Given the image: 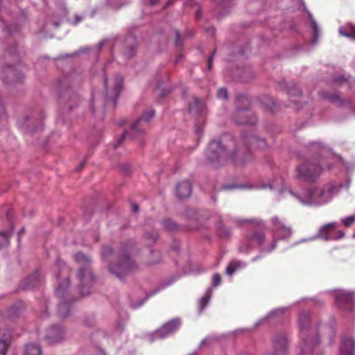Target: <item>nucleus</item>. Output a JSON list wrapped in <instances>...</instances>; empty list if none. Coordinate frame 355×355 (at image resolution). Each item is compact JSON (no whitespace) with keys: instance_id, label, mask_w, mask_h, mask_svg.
<instances>
[{"instance_id":"nucleus-23","label":"nucleus","mask_w":355,"mask_h":355,"mask_svg":"<svg viewBox=\"0 0 355 355\" xmlns=\"http://www.w3.org/2000/svg\"><path fill=\"white\" fill-rule=\"evenodd\" d=\"M334 189L335 187L332 184H327L323 187L320 188L322 204L328 202L331 198Z\"/></svg>"},{"instance_id":"nucleus-45","label":"nucleus","mask_w":355,"mask_h":355,"mask_svg":"<svg viewBox=\"0 0 355 355\" xmlns=\"http://www.w3.org/2000/svg\"><path fill=\"white\" fill-rule=\"evenodd\" d=\"M311 27H312L313 31V32L315 33V39H317L318 37V34H319V27H318V24H317L315 21L312 20V21H311Z\"/></svg>"},{"instance_id":"nucleus-17","label":"nucleus","mask_w":355,"mask_h":355,"mask_svg":"<svg viewBox=\"0 0 355 355\" xmlns=\"http://www.w3.org/2000/svg\"><path fill=\"white\" fill-rule=\"evenodd\" d=\"M353 300L352 294L347 292L338 291L335 295V300L338 306L343 309H351Z\"/></svg>"},{"instance_id":"nucleus-41","label":"nucleus","mask_w":355,"mask_h":355,"mask_svg":"<svg viewBox=\"0 0 355 355\" xmlns=\"http://www.w3.org/2000/svg\"><path fill=\"white\" fill-rule=\"evenodd\" d=\"M343 223L346 227L351 226L355 222V216H349L342 220Z\"/></svg>"},{"instance_id":"nucleus-4","label":"nucleus","mask_w":355,"mask_h":355,"mask_svg":"<svg viewBox=\"0 0 355 355\" xmlns=\"http://www.w3.org/2000/svg\"><path fill=\"white\" fill-rule=\"evenodd\" d=\"M74 259L80 265L77 272V277L80 282V293L82 296L88 295L90 293V287L96 280L90 267L92 259L80 252L74 254Z\"/></svg>"},{"instance_id":"nucleus-29","label":"nucleus","mask_w":355,"mask_h":355,"mask_svg":"<svg viewBox=\"0 0 355 355\" xmlns=\"http://www.w3.org/2000/svg\"><path fill=\"white\" fill-rule=\"evenodd\" d=\"M211 295V289L209 288L206 291L205 294L199 301V313H201L204 309L207 306Z\"/></svg>"},{"instance_id":"nucleus-63","label":"nucleus","mask_w":355,"mask_h":355,"mask_svg":"<svg viewBox=\"0 0 355 355\" xmlns=\"http://www.w3.org/2000/svg\"><path fill=\"white\" fill-rule=\"evenodd\" d=\"M327 167L329 170H331L332 168V166L331 164L328 165Z\"/></svg>"},{"instance_id":"nucleus-2","label":"nucleus","mask_w":355,"mask_h":355,"mask_svg":"<svg viewBox=\"0 0 355 355\" xmlns=\"http://www.w3.org/2000/svg\"><path fill=\"white\" fill-rule=\"evenodd\" d=\"M300 341L297 347L299 355H313L319 344L315 331L313 329L310 314L307 311L300 313L297 320Z\"/></svg>"},{"instance_id":"nucleus-35","label":"nucleus","mask_w":355,"mask_h":355,"mask_svg":"<svg viewBox=\"0 0 355 355\" xmlns=\"http://www.w3.org/2000/svg\"><path fill=\"white\" fill-rule=\"evenodd\" d=\"M339 33L343 36L355 40V28L354 27H351L349 31H347L344 28H340L339 29Z\"/></svg>"},{"instance_id":"nucleus-50","label":"nucleus","mask_w":355,"mask_h":355,"mask_svg":"<svg viewBox=\"0 0 355 355\" xmlns=\"http://www.w3.org/2000/svg\"><path fill=\"white\" fill-rule=\"evenodd\" d=\"M205 31L210 35H214L215 33V29L213 27L206 28Z\"/></svg>"},{"instance_id":"nucleus-24","label":"nucleus","mask_w":355,"mask_h":355,"mask_svg":"<svg viewBox=\"0 0 355 355\" xmlns=\"http://www.w3.org/2000/svg\"><path fill=\"white\" fill-rule=\"evenodd\" d=\"M203 108V103L198 98L194 97L193 101L189 105V111L193 114H200Z\"/></svg>"},{"instance_id":"nucleus-61","label":"nucleus","mask_w":355,"mask_h":355,"mask_svg":"<svg viewBox=\"0 0 355 355\" xmlns=\"http://www.w3.org/2000/svg\"><path fill=\"white\" fill-rule=\"evenodd\" d=\"M261 258V256H257L255 257H254L252 259V261H255L256 260H257L258 259Z\"/></svg>"},{"instance_id":"nucleus-10","label":"nucleus","mask_w":355,"mask_h":355,"mask_svg":"<svg viewBox=\"0 0 355 355\" xmlns=\"http://www.w3.org/2000/svg\"><path fill=\"white\" fill-rule=\"evenodd\" d=\"M234 121L241 125H254L257 118L248 108H238L234 116Z\"/></svg>"},{"instance_id":"nucleus-20","label":"nucleus","mask_w":355,"mask_h":355,"mask_svg":"<svg viewBox=\"0 0 355 355\" xmlns=\"http://www.w3.org/2000/svg\"><path fill=\"white\" fill-rule=\"evenodd\" d=\"M355 341L352 338H344L341 341L340 355H354Z\"/></svg>"},{"instance_id":"nucleus-39","label":"nucleus","mask_w":355,"mask_h":355,"mask_svg":"<svg viewBox=\"0 0 355 355\" xmlns=\"http://www.w3.org/2000/svg\"><path fill=\"white\" fill-rule=\"evenodd\" d=\"M348 78L343 75H336L333 77V80L338 85H341L343 83L347 81Z\"/></svg>"},{"instance_id":"nucleus-48","label":"nucleus","mask_w":355,"mask_h":355,"mask_svg":"<svg viewBox=\"0 0 355 355\" xmlns=\"http://www.w3.org/2000/svg\"><path fill=\"white\" fill-rule=\"evenodd\" d=\"M126 135V132H124L123 133V135H121V137H120V139H119V141H117V143L114 145V148H117L121 143L122 141H123Z\"/></svg>"},{"instance_id":"nucleus-57","label":"nucleus","mask_w":355,"mask_h":355,"mask_svg":"<svg viewBox=\"0 0 355 355\" xmlns=\"http://www.w3.org/2000/svg\"><path fill=\"white\" fill-rule=\"evenodd\" d=\"M84 167V163L82 162L76 168V171H80V170H82Z\"/></svg>"},{"instance_id":"nucleus-6","label":"nucleus","mask_w":355,"mask_h":355,"mask_svg":"<svg viewBox=\"0 0 355 355\" xmlns=\"http://www.w3.org/2000/svg\"><path fill=\"white\" fill-rule=\"evenodd\" d=\"M123 79L120 75H116L111 78H105V93L103 96V103L101 110L103 111L105 104L108 102L115 105L123 87Z\"/></svg>"},{"instance_id":"nucleus-46","label":"nucleus","mask_w":355,"mask_h":355,"mask_svg":"<svg viewBox=\"0 0 355 355\" xmlns=\"http://www.w3.org/2000/svg\"><path fill=\"white\" fill-rule=\"evenodd\" d=\"M96 101L98 103V96H96V95L94 94V93H93V94H92V106L91 109H92V112H93L94 113H95L96 112H97V111L96 110L95 107H94V105H95V103H96Z\"/></svg>"},{"instance_id":"nucleus-18","label":"nucleus","mask_w":355,"mask_h":355,"mask_svg":"<svg viewBox=\"0 0 355 355\" xmlns=\"http://www.w3.org/2000/svg\"><path fill=\"white\" fill-rule=\"evenodd\" d=\"M137 42L135 37L128 35L125 37L123 48V55L127 58H132L137 52Z\"/></svg>"},{"instance_id":"nucleus-53","label":"nucleus","mask_w":355,"mask_h":355,"mask_svg":"<svg viewBox=\"0 0 355 355\" xmlns=\"http://www.w3.org/2000/svg\"><path fill=\"white\" fill-rule=\"evenodd\" d=\"M83 17L80 16H76L74 21L73 22V24L76 25L78 24L80 21L83 20Z\"/></svg>"},{"instance_id":"nucleus-44","label":"nucleus","mask_w":355,"mask_h":355,"mask_svg":"<svg viewBox=\"0 0 355 355\" xmlns=\"http://www.w3.org/2000/svg\"><path fill=\"white\" fill-rule=\"evenodd\" d=\"M174 35H175V44L177 46H181L182 45V43L181 42L180 39V33L178 31L175 30L174 31Z\"/></svg>"},{"instance_id":"nucleus-32","label":"nucleus","mask_w":355,"mask_h":355,"mask_svg":"<svg viewBox=\"0 0 355 355\" xmlns=\"http://www.w3.org/2000/svg\"><path fill=\"white\" fill-rule=\"evenodd\" d=\"M261 102L270 110H272L273 107H276L277 105L275 101L269 96H263L261 98Z\"/></svg>"},{"instance_id":"nucleus-15","label":"nucleus","mask_w":355,"mask_h":355,"mask_svg":"<svg viewBox=\"0 0 355 355\" xmlns=\"http://www.w3.org/2000/svg\"><path fill=\"white\" fill-rule=\"evenodd\" d=\"M320 188H313L309 191L306 197L302 198L295 194L293 191H291V193L295 196L300 202L304 205H311V204H322V200L320 199Z\"/></svg>"},{"instance_id":"nucleus-60","label":"nucleus","mask_w":355,"mask_h":355,"mask_svg":"<svg viewBox=\"0 0 355 355\" xmlns=\"http://www.w3.org/2000/svg\"><path fill=\"white\" fill-rule=\"evenodd\" d=\"M24 229H21L19 232V236L23 234L24 233Z\"/></svg>"},{"instance_id":"nucleus-5","label":"nucleus","mask_w":355,"mask_h":355,"mask_svg":"<svg viewBox=\"0 0 355 355\" xmlns=\"http://www.w3.org/2000/svg\"><path fill=\"white\" fill-rule=\"evenodd\" d=\"M130 247H123L118 254L117 261L108 265V270L119 279H124L129 274L138 269V265L127 251Z\"/></svg>"},{"instance_id":"nucleus-3","label":"nucleus","mask_w":355,"mask_h":355,"mask_svg":"<svg viewBox=\"0 0 355 355\" xmlns=\"http://www.w3.org/2000/svg\"><path fill=\"white\" fill-rule=\"evenodd\" d=\"M69 272V268H67L64 263L60 266L59 273L57 275V278H60V276H63V282H60L58 287L55 289V295L59 298L60 303L58 308V314L60 318H67L71 311V304L75 301L72 298L68 292V288L70 285L68 275Z\"/></svg>"},{"instance_id":"nucleus-26","label":"nucleus","mask_w":355,"mask_h":355,"mask_svg":"<svg viewBox=\"0 0 355 355\" xmlns=\"http://www.w3.org/2000/svg\"><path fill=\"white\" fill-rule=\"evenodd\" d=\"M42 278L39 272H36L34 274L31 275L27 279L28 288H34L39 285V284L41 282Z\"/></svg>"},{"instance_id":"nucleus-9","label":"nucleus","mask_w":355,"mask_h":355,"mask_svg":"<svg viewBox=\"0 0 355 355\" xmlns=\"http://www.w3.org/2000/svg\"><path fill=\"white\" fill-rule=\"evenodd\" d=\"M273 349L265 355H286L288 352V338L284 334H276L272 338Z\"/></svg>"},{"instance_id":"nucleus-62","label":"nucleus","mask_w":355,"mask_h":355,"mask_svg":"<svg viewBox=\"0 0 355 355\" xmlns=\"http://www.w3.org/2000/svg\"><path fill=\"white\" fill-rule=\"evenodd\" d=\"M123 170L128 173L129 171V168L126 166Z\"/></svg>"},{"instance_id":"nucleus-56","label":"nucleus","mask_w":355,"mask_h":355,"mask_svg":"<svg viewBox=\"0 0 355 355\" xmlns=\"http://www.w3.org/2000/svg\"><path fill=\"white\" fill-rule=\"evenodd\" d=\"M139 209V207L137 204L132 205V210L133 212H137Z\"/></svg>"},{"instance_id":"nucleus-43","label":"nucleus","mask_w":355,"mask_h":355,"mask_svg":"<svg viewBox=\"0 0 355 355\" xmlns=\"http://www.w3.org/2000/svg\"><path fill=\"white\" fill-rule=\"evenodd\" d=\"M217 96L218 98L221 99H227V92L225 88H220L218 89L217 92Z\"/></svg>"},{"instance_id":"nucleus-51","label":"nucleus","mask_w":355,"mask_h":355,"mask_svg":"<svg viewBox=\"0 0 355 355\" xmlns=\"http://www.w3.org/2000/svg\"><path fill=\"white\" fill-rule=\"evenodd\" d=\"M289 93L292 95H300L301 92L298 88L295 89L293 91L290 90Z\"/></svg>"},{"instance_id":"nucleus-36","label":"nucleus","mask_w":355,"mask_h":355,"mask_svg":"<svg viewBox=\"0 0 355 355\" xmlns=\"http://www.w3.org/2000/svg\"><path fill=\"white\" fill-rule=\"evenodd\" d=\"M144 236L150 242H155L158 239V234L155 231L146 232Z\"/></svg>"},{"instance_id":"nucleus-54","label":"nucleus","mask_w":355,"mask_h":355,"mask_svg":"<svg viewBox=\"0 0 355 355\" xmlns=\"http://www.w3.org/2000/svg\"><path fill=\"white\" fill-rule=\"evenodd\" d=\"M237 187L234 184H231V185H225L223 186V189H235Z\"/></svg>"},{"instance_id":"nucleus-14","label":"nucleus","mask_w":355,"mask_h":355,"mask_svg":"<svg viewBox=\"0 0 355 355\" xmlns=\"http://www.w3.org/2000/svg\"><path fill=\"white\" fill-rule=\"evenodd\" d=\"M180 326V320L178 318L173 319L163 324L155 332L156 336L160 338H165L173 334Z\"/></svg>"},{"instance_id":"nucleus-64","label":"nucleus","mask_w":355,"mask_h":355,"mask_svg":"<svg viewBox=\"0 0 355 355\" xmlns=\"http://www.w3.org/2000/svg\"><path fill=\"white\" fill-rule=\"evenodd\" d=\"M196 15H197V17H199V15H200V11H198V12H196Z\"/></svg>"},{"instance_id":"nucleus-34","label":"nucleus","mask_w":355,"mask_h":355,"mask_svg":"<svg viewBox=\"0 0 355 355\" xmlns=\"http://www.w3.org/2000/svg\"><path fill=\"white\" fill-rule=\"evenodd\" d=\"M151 256L152 258H150L148 261L149 264H155L157 263H159L162 259L161 253L158 251H151Z\"/></svg>"},{"instance_id":"nucleus-30","label":"nucleus","mask_w":355,"mask_h":355,"mask_svg":"<svg viewBox=\"0 0 355 355\" xmlns=\"http://www.w3.org/2000/svg\"><path fill=\"white\" fill-rule=\"evenodd\" d=\"M12 233H7L3 231L0 232V249L9 245V239Z\"/></svg>"},{"instance_id":"nucleus-11","label":"nucleus","mask_w":355,"mask_h":355,"mask_svg":"<svg viewBox=\"0 0 355 355\" xmlns=\"http://www.w3.org/2000/svg\"><path fill=\"white\" fill-rule=\"evenodd\" d=\"M337 227L336 223H331L323 225L319 230L318 236L325 241L336 240L344 237L343 232H338L337 235L334 234V230Z\"/></svg>"},{"instance_id":"nucleus-31","label":"nucleus","mask_w":355,"mask_h":355,"mask_svg":"<svg viewBox=\"0 0 355 355\" xmlns=\"http://www.w3.org/2000/svg\"><path fill=\"white\" fill-rule=\"evenodd\" d=\"M162 225L165 230L168 231H174L178 229V225L170 218L163 220Z\"/></svg>"},{"instance_id":"nucleus-19","label":"nucleus","mask_w":355,"mask_h":355,"mask_svg":"<svg viewBox=\"0 0 355 355\" xmlns=\"http://www.w3.org/2000/svg\"><path fill=\"white\" fill-rule=\"evenodd\" d=\"M192 191V186L189 181L184 180L176 185L175 193L178 198L184 199L190 196Z\"/></svg>"},{"instance_id":"nucleus-59","label":"nucleus","mask_w":355,"mask_h":355,"mask_svg":"<svg viewBox=\"0 0 355 355\" xmlns=\"http://www.w3.org/2000/svg\"><path fill=\"white\" fill-rule=\"evenodd\" d=\"M158 289L154 291L153 292L150 293V294H148L147 296L149 297V296H151L153 295H154L155 293H157L158 292Z\"/></svg>"},{"instance_id":"nucleus-42","label":"nucleus","mask_w":355,"mask_h":355,"mask_svg":"<svg viewBox=\"0 0 355 355\" xmlns=\"http://www.w3.org/2000/svg\"><path fill=\"white\" fill-rule=\"evenodd\" d=\"M221 283V277L220 275L218 273L214 274L212 277V286L216 287L219 286Z\"/></svg>"},{"instance_id":"nucleus-27","label":"nucleus","mask_w":355,"mask_h":355,"mask_svg":"<svg viewBox=\"0 0 355 355\" xmlns=\"http://www.w3.org/2000/svg\"><path fill=\"white\" fill-rule=\"evenodd\" d=\"M42 350L39 345L35 344L26 345L24 349V355H41Z\"/></svg>"},{"instance_id":"nucleus-21","label":"nucleus","mask_w":355,"mask_h":355,"mask_svg":"<svg viewBox=\"0 0 355 355\" xmlns=\"http://www.w3.org/2000/svg\"><path fill=\"white\" fill-rule=\"evenodd\" d=\"M11 334L8 329H0V354L5 355L10 345Z\"/></svg>"},{"instance_id":"nucleus-25","label":"nucleus","mask_w":355,"mask_h":355,"mask_svg":"<svg viewBox=\"0 0 355 355\" xmlns=\"http://www.w3.org/2000/svg\"><path fill=\"white\" fill-rule=\"evenodd\" d=\"M246 141L248 142L251 146L260 149H263L266 146V141L256 136H252L249 137Z\"/></svg>"},{"instance_id":"nucleus-47","label":"nucleus","mask_w":355,"mask_h":355,"mask_svg":"<svg viewBox=\"0 0 355 355\" xmlns=\"http://www.w3.org/2000/svg\"><path fill=\"white\" fill-rule=\"evenodd\" d=\"M215 52H216V50H214L213 53L209 57L208 64H207L209 70H210L211 68L212 62H213V57H214V54L215 53Z\"/></svg>"},{"instance_id":"nucleus-22","label":"nucleus","mask_w":355,"mask_h":355,"mask_svg":"<svg viewBox=\"0 0 355 355\" xmlns=\"http://www.w3.org/2000/svg\"><path fill=\"white\" fill-rule=\"evenodd\" d=\"M33 116H24L21 121L19 122L21 124V126L26 130L29 132H34L37 130H41L42 129V121H40L38 123V125L36 128L32 127L33 126Z\"/></svg>"},{"instance_id":"nucleus-37","label":"nucleus","mask_w":355,"mask_h":355,"mask_svg":"<svg viewBox=\"0 0 355 355\" xmlns=\"http://www.w3.org/2000/svg\"><path fill=\"white\" fill-rule=\"evenodd\" d=\"M324 150H325V146L322 145L321 143L313 142L311 144V147H310L311 151L316 150L318 152V153H321Z\"/></svg>"},{"instance_id":"nucleus-33","label":"nucleus","mask_w":355,"mask_h":355,"mask_svg":"<svg viewBox=\"0 0 355 355\" xmlns=\"http://www.w3.org/2000/svg\"><path fill=\"white\" fill-rule=\"evenodd\" d=\"M320 96L322 98L328 99L330 101H336L340 99L338 95L337 94H331L327 92L322 91L320 93Z\"/></svg>"},{"instance_id":"nucleus-55","label":"nucleus","mask_w":355,"mask_h":355,"mask_svg":"<svg viewBox=\"0 0 355 355\" xmlns=\"http://www.w3.org/2000/svg\"><path fill=\"white\" fill-rule=\"evenodd\" d=\"M160 0H149V5L150 6H155L157 5Z\"/></svg>"},{"instance_id":"nucleus-12","label":"nucleus","mask_w":355,"mask_h":355,"mask_svg":"<svg viewBox=\"0 0 355 355\" xmlns=\"http://www.w3.org/2000/svg\"><path fill=\"white\" fill-rule=\"evenodd\" d=\"M65 331L61 325H52L46 332L44 339L49 344H55L62 341L64 337Z\"/></svg>"},{"instance_id":"nucleus-40","label":"nucleus","mask_w":355,"mask_h":355,"mask_svg":"<svg viewBox=\"0 0 355 355\" xmlns=\"http://www.w3.org/2000/svg\"><path fill=\"white\" fill-rule=\"evenodd\" d=\"M113 253V249L110 246H105L102 250V256L103 258H108Z\"/></svg>"},{"instance_id":"nucleus-1","label":"nucleus","mask_w":355,"mask_h":355,"mask_svg":"<svg viewBox=\"0 0 355 355\" xmlns=\"http://www.w3.org/2000/svg\"><path fill=\"white\" fill-rule=\"evenodd\" d=\"M234 145L233 138L230 135H225L220 140H213L208 146L205 156L208 162L217 165L223 163L230 157L236 166L243 167L252 160V157L249 152H232L229 148Z\"/></svg>"},{"instance_id":"nucleus-38","label":"nucleus","mask_w":355,"mask_h":355,"mask_svg":"<svg viewBox=\"0 0 355 355\" xmlns=\"http://www.w3.org/2000/svg\"><path fill=\"white\" fill-rule=\"evenodd\" d=\"M285 311H286V308H279V309H275L269 313L268 318H272V317H275V316H278V315H282L284 313Z\"/></svg>"},{"instance_id":"nucleus-8","label":"nucleus","mask_w":355,"mask_h":355,"mask_svg":"<svg viewBox=\"0 0 355 355\" xmlns=\"http://www.w3.org/2000/svg\"><path fill=\"white\" fill-rule=\"evenodd\" d=\"M265 241V234L262 230L255 231L248 235L243 243L239 246V251L243 253H248L252 248L253 244L262 245Z\"/></svg>"},{"instance_id":"nucleus-58","label":"nucleus","mask_w":355,"mask_h":355,"mask_svg":"<svg viewBox=\"0 0 355 355\" xmlns=\"http://www.w3.org/2000/svg\"><path fill=\"white\" fill-rule=\"evenodd\" d=\"M276 248V242H274L271 246V248L268 250V252H271Z\"/></svg>"},{"instance_id":"nucleus-13","label":"nucleus","mask_w":355,"mask_h":355,"mask_svg":"<svg viewBox=\"0 0 355 355\" xmlns=\"http://www.w3.org/2000/svg\"><path fill=\"white\" fill-rule=\"evenodd\" d=\"M155 115L154 110H148L145 111L141 117L132 123L131 130L136 135H140L144 132V127Z\"/></svg>"},{"instance_id":"nucleus-52","label":"nucleus","mask_w":355,"mask_h":355,"mask_svg":"<svg viewBox=\"0 0 355 355\" xmlns=\"http://www.w3.org/2000/svg\"><path fill=\"white\" fill-rule=\"evenodd\" d=\"M256 223V220H254V219H246V220H241L239 222V224H243V223Z\"/></svg>"},{"instance_id":"nucleus-49","label":"nucleus","mask_w":355,"mask_h":355,"mask_svg":"<svg viewBox=\"0 0 355 355\" xmlns=\"http://www.w3.org/2000/svg\"><path fill=\"white\" fill-rule=\"evenodd\" d=\"M220 236H227L230 234V230L229 229H224L220 231Z\"/></svg>"},{"instance_id":"nucleus-7","label":"nucleus","mask_w":355,"mask_h":355,"mask_svg":"<svg viewBox=\"0 0 355 355\" xmlns=\"http://www.w3.org/2000/svg\"><path fill=\"white\" fill-rule=\"evenodd\" d=\"M322 167L314 162H306L296 168L297 178L306 183L312 184L320 178Z\"/></svg>"},{"instance_id":"nucleus-16","label":"nucleus","mask_w":355,"mask_h":355,"mask_svg":"<svg viewBox=\"0 0 355 355\" xmlns=\"http://www.w3.org/2000/svg\"><path fill=\"white\" fill-rule=\"evenodd\" d=\"M272 222L274 225L275 232L279 239H285L291 236V227L285 225L278 217H273L272 218Z\"/></svg>"},{"instance_id":"nucleus-28","label":"nucleus","mask_w":355,"mask_h":355,"mask_svg":"<svg viewBox=\"0 0 355 355\" xmlns=\"http://www.w3.org/2000/svg\"><path fill=\"white\" fill-rule=\"evenodd\" d=\"M245 266V263L241 261H233L227 267L225 272L228 275H232L238 269Z\"/></svg>"}]
</instances>
